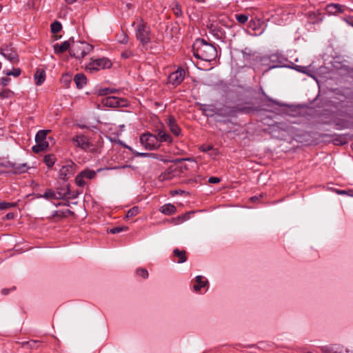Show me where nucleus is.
Wrapping results in <instances>:
<instances>
[{"instance_id": "nucleus-59", "label": "nucleus", "mask_w": 353, "mask_h": 353, "mask_svg": "<svg viewBox=\"0 0 353 353\" xmlns=\"http://www.w3.org/2000/svg\"><path fill=\"white\" fill-rule=\"evenodd\" d=\"M190 217V213H186L182 216H179V219H181L182 221L188 219Z\"/></svg>"}, {"instance_id": "nucleus-5", "label": "nucleus", "mask_w": 353, "mask_h": 353, "mask_svg": "<svg viewBox=\"0 0 353 353\" xmlns=\"http://www.w3.org/2000/svg\"><path fill=\"white\" fill-rule=\"evenodd\" d=\"M72 142L77 147L85 152L94 153L97 150L96 146L90 141L89 138L83 134L74 136L72 138Z\"/></svg>"}, {"instance_id": "nucleus-51", "label": "nucleus", "mask_w": 353, "mask_h": 353, "mask_svg": "<svg viewBox=\"0 0 353 353\" xmlns=\"http://www.w3.org/2000/svg\"><path fill=\"white\" fill-rule=\"evenodd\" d=\"M221 181V179L219 177L211 176L208 179V182L210 183H218Z\"/></svg>"}, {"instance_id": "nucleus-4", "label": "nucleus", "mask_w": 353, "mask_h": 353, "mask_svg": "<svg viewBox=\"0 0 353 353\" xmlns=\"http://www.w3.org/2000/svg\"><path fill=\"white\" fill-rule=\"evenodd\" d=\"M135 35L137 39L143 46H146L151 41L150 28L141 17L138 19V24L135 28Z\"/></svg>"}, {"instance_id": "nucleus-40", "label": "nucleus", "mask_w": 353, "mask_h": 353, "mask_svg": "<svg viewBox=\"0 0 353 353\" xmlns=\"http://www.w3.org/2000/svg\"><path fill=\"white\" fill-rule=\"evenodd\" d=\"M139 210L138 207L134 206L132 208L127 212L126 218L129 219L137 216L139 214Z\"/></svg>"}, {"instance_id": "nucleus-19", "label": "nucleus", "mask_w": 353, "mask_h": 353, "mask_svg": "<svg viewBox=\"0 0 353 353\" xmlns=\"http://www.w3.org/2000/svg\"><path fill=\"white\" fill-rule=\"evenodd\" d=\"M74 81L78 89H81L87 83V78L83 73H77L74 77Z\"/></svg>"}, {"instance_id": "nucleus-48", "label": "nucleus", "mask_w": 353, "mask_h": 353, "mask_svg": "<svg viewBox=\"0 0 353 353\" xmlns=\"http://www.w3.org/2000/svg\"><path fill=\"white\" fill-rule=\"evenodd\" d=\"M137 156L141 157H152L155 158V159H158L159 158L158 157L159 154H154V153L141 152V153H138Z\"/></svg>"}, {"instance_id": "nucleus-43", "label": "nucleus", "mask_w": 353, "mask_h": 353, "mask_svg": "<svg viewBox=\"0 0 353 353\" xmlns=\"http://www.w3.org/2000/svg\"><path fill=\"white\" fill-rule=\"evenodd\" d=\"M16 205H17V203H10V202H6V201L0 202V210H7L10 208L15 207Z\"/></svg>"}, {"instance_id": "nucleus-2", "label": "nucleus", "mask_w": 353, "mask_h": 353, "mask_svg": "<svg viewBox=\"0 0 353 353\" xmlns=\"http://www.w3.org/2000/svg\"><path fill=\"white\" fill-rule=\"evenodd\" d=\"M267 99L272 103L279 105V106H285V109L283 110L284 113L292 118H298L296 120L290 121L291 123H299L303 122L305 119H307V115L309 114V106L307 105H287L283 103H281L276 101L272 99L271 98L266 96Z\"/></svg>"}, {"instance_id": "nucleus-7", "label": "nucleus", "mask_w": 353, "mask_h": 353, "mask_svg": "<svg viewBox=\"0 0 353 353\" xmlns=\"http://www.w3.org/2000/svg\"><path fill=\"white\" fill-rule=\"evenodd\" d=\"M0 54L12 64H16L19 61L17 52L12 43L2 45L0 48Z\"/></svg>"}, {"instance_id": "nucleus-16", "label": "nucleus", "mask_w": 353, "mask_h": 353, "mask_svg": "<svg viewBox=\"0 0 353 353\" xmlns=\"http://www.w3.org/2000/svg\"><path fill=\"white\" fill-rule=\"evenodd\" d=\"M72 48V41L70 39L68 41H65L61 44L56 43L54 45V51L55 54H62L65 52L66 50H69Z\"/></svg>"}, {"instance_id": "nucleus-25", "label": "nucleus", "mask_w": 353, "mask_h": 353, "mask_svg": "<svg viewBox=\"0 0 353 353\" xmlns=\"http://www.w3.org/2000/svg\"><path fill=\"white\" fill-rule=\"evenodd\" d=\"M11 167L12 168V172L14 174L25 173L28 169V167L27 166L26 163H22V164L12 163Z\"/></svg>"}, {"instance_id": "nucleus-26", "label": "nucleus", "mask_w": 353, "mask_h": 353, "mask_svg": "<svg viewBox=\"0 0 353 353\" xmlns=\"http://www.w3.org/2000/svg\"><path fill=\"white\" fill-rule=\"evenodd\" d=\"M50 130H39L35 136L36 143H38L46 140H52V137L47 136Z\"/></svg>"}, {"instance_id": "nucleus-64", "label": "nucleus", "mask_w": 353, "mask_h": 353, "mask_svg": "<svg viewBox=\"0 0 353 353\" xmlns=\"http://www.w3.org/2000/svg\"><path fill=\"white\" fill-rule=\"evenodd\" d=\"M66 1L67 3L68 4H72L73 3H74L77 0H65Z\"/></svg>"}, {"instance_id": "nucleus-10", "label": "nucleus", "mask_w": 353, "mask_h": 353, "mask_svg": "<svg viewBox=\"0 0 353 353\" xmlns=\"http://www.w3.org/2000/svg\"><path fill=\"white\" fill-rule=\"evenodd\" d=\"M102 103L105 106L110 108L128 106V101L125 99L113 96L106 97L103 99Z\"/></svg>"}, {"instance_id": "nucleus-31", "label": "nucleus", "mask_w": 353, "mask_h": 353, "mask_svg": "<svg viewBox=\"0 0 353 353\" xmlns=\"http://www.w3.org/2000/svg\"><path fill=\"white\" fill-rule=\"evenodd\" d=\"M116 92H117V90H115L114 88H101V89L98 90L97 94L99 96H108V95L114 93Z\"/></svg>"}, {"instance_id": "nucleus-49", "label": "nucleus", "mask_w": 353, "mask_h": 353, "mask_svg": "<svg viewBox=\"0 0 353 353\" xmlns=\"http://www.w3.org/2000/svg\"><path fill=\"white\" fill-rule=\"evenodd\" d=\"M61 81L68 85L71 81V76L68 74H63Z\"/></svg>"}, {"instance_id": "nucleus-14", "label": "nucleus", "mask_w": 353, "mask_h": 353, "mask_svg": "<svg viewBox=\"0 0 353 353\" xmlns=\"http://www.w3.org/2000/svg\"><path fill=\"white\" fill-rule=\"evenodd\" d=\"M243 58L245 61L248 64H255L259 61V56L256 51L252 50L249 48H245L242 51Z\"/></svg>"}, {"instance_id": "nucleus-15", "label": "nucleus", "mask_w": 353, "mask_h": 353, "mask_svg": "<svg viewBox=\"0 0 353 353\" xmlns=\"http://www.w3.org/2000/svg\"><path fill=\"white\" fill-rule=\"evenodd\" d=\"M166 123L174 136L179 137L181 135V130L174 116L170 115L167 119Z\"/></svg>"}, {"instance_id": "nucleus-47", "label": "nucleus", "mask_w": 353, "mask_h": 353, "mask_svg": "<svg viewBox=\"0 0 353 353\" xmlns=\"http://www.w3.org/2000/svg\"><path fill=\"white\" fill-rule=\"evenodd\" d=\"M292 68L296 69L299 72H303L304 74L309 75V66L296 65L295 67H292Z\"/></svg>"}, {"instance_id": "nucleus-60", "label": "nucleus", "mask_w": 353, "mask_h": 353, "mask_svg": "<svg viewBox=\"0 0 353 353\" xmlns=\"http://www.w3.org/2000/svg\"><path fill=\"white\" fill-rule=\"evenodd\" d=\"M340 353H353V351L349 349L343 350V347H341Z\"/></svg>"}, {"instance_id": "nucleus-34", "label": "nucleus", "mask_w": 353, "mask_h": 353, "mask_svg": "<svg viewBox=\"0 0 353 353\" xmlns=\"http://www.w3.org/2000/svg\"><path fill=\"white\" fill-rule=\"evenodd\" d=\"M54 156L53 154L46 155L43 161L48 168H52L54 164Z\"/></svg>"}, {"instance_id": "nucleus-9", "label": "nucleus", "mask_w": 353, "mask_h": 353, "mask_svg": "<svg viewBox=\"0 0 353 353\" xmlns=\"http://www.w3.org/2000/svg\"><path fill=\"white\" fill-rule=\"evenodd\" d=\"M77 165L72 161H68L59 170V178L66 181L72 177L76 172Z\"/></svg>"}, {"instance_id": "nucleus-6", "label": "nucleus", "mask_w": 353, "mask_h": 353, "mask_svg": "<svg viewBox=\"0 0 353 353\" xmlns=\"http://www.w3.org/2000/svg\"><path fill=\"white\" fill-rule=\"evenodd\" d=\"M140 143L148 150H153L159 148L155 134L143 133L140 136Z\"/></svg>"}, {"instance_id": "nucleus-61", "label": "nucleus", "mask_w": 353, "mask_h": 353, "mask_svg": "<svg viewBox=\"0 0 353 353\" xmlns=\"http://www.w3.org/2000/svg\"><path fill=\"white\" fill-rule=\"evenodd\" d=\"M128 37H127V36H125V35H124V37H123V39H122V40H121L120 41H121V43H126L128 42Z\"/></svg>"}, {"instance_id": "nucleus-20", "label": "nucleus", "mask_w": 353, "mask_h": 353, "mask_svg": "<svg viewBox=\"0 0 353 353\" xmlns=\"http://www.w3.org/2000/svg\"><path fill=\"white\" fill-rule=\"evenodd\" d=\"M204 279V277L202 276H197L195 278L196 283L193 285V289L195 292H199L201 289V288H204L206 285H208V280Z\"/></svg>"}, {"instance_id": "nucleus-3", "label": "nucleus", "mask_w": 353, "mask_h": 353, "mask_svg": "<svg viewBox=\"0 0 353 353\" xmlns=\"http://www.w3.org/2000/svg\"><path fill=\"white\" fill-rule=\"evenodd\" d=\"M70 41L72 48L69 50L70 55L77 59L83 58L93 49L92 46L85 41H75L73 37L70 38Z\"/></svg>"}, {"instance_id": "nucleus-17", "label": "nucleus", "mask_w": 353, "mask_h": 353, "mask_svg": "<svg viewBox=\"0 0 353 353\" xmlns=\"http://www.w3.org/2000/svg\"><path fill=\"white\" fill-rule=\"evenodd\" d=\"M173 256L176 258L175 261L178 263H183L188 260L187 252L185 250H181L178 248H175L173 250Z\"/></svg>"}, {"instance_id": "nucleus-27", "label": "nucleus", "mask_w": 353, "mask_h": 353, "mask_svg": "<svg viewBox=\"0 0 353 353\" xmlns=\"http://www.w3.org/2000/svg\"><path fill=\"white\" fill-rule=\"evenodd\" d=\"M160 211L166 215H172L176 211V207L171 203H167L161 206Z\"/></svg>"}, {"instance_id": "nucleus-24", "label": "nucleus", "mask_w": 353, "mask_h": 353, "mask_svg": "<svg viewBox=\"0 0 353 353\" xmlns=\"http://www.w3.org/2000/svg\"><path fill=\"white\" fill-rule=\"evenodd\" d=\"M341 346L338 345H327L321 347L323 353H340Z\"/></svg>"}, {"instance_id": "nucleus-63", "label": "nucleus", "mask_w": 353, "mask_h": 353, "mask_svg": "<svg viewBox=\"0 0 353 353\" xmlns=\"http://www.w3.org/2000/svg\"><path fill=\"white\" fill-rule=\"evenodd\" d=\"M65 191H66V188L65 189V188H58L57 189V192L60 194L63 193Z\"/></svg>"}, {"instance_id": "nucleus-45", "label": "nucleus", "mask_w": 353, "mask_h": 353, "mask_svg": "<svg viewBox=\"0 0 353 353\" xmlns=\"http://www.w3.org/2000/svg\"><path fill=\"white\" fill-rule=\"evenodd\" d=\"M136 273L138 276H140L143 279H147L148 277V272L145 268H138L136 271Z\"/></svg>"}, {"instance_id": "nucleus-13", "label": "nucleus", "mask_w": 353, "mask_h": 353, "mask_svg": "<svg viewBox=\"0 0 353 353\" xmlns=\"http://www.w3.org/2000/svg\"><path fill=\"white\" fill-rule=\"evenodd\" d=\"M154 134L159 146L161 143H172L173 142V138L164 128L156 129Z\"/></svg>"}, {"instance_id": "nucleus-44", "label": "nucleus", "mask_w": 353, "mask_h": 353, "mask_svg": "<svg viewBox=\"0 0 353 353\" xmlns=\"http://www.w3.org/2000/svg\"><path fill=\"white\" fill-rule=\"evenodd\" d=\"M12 95H13V92L9 89H4L0 92V98L1 99L10 98Z\"/></svg>"}, {"instance_id": "nucleus-18", "label": "nucleus", "mask_w": 353, "mask_h": 353, "mask_svg": "<svg viewBox=\"0 0 353 353\" xmlns=\"http://www.w3.org/2000/svg\"><path fill=\"white\" fill-rule=\"evenodd\" d=\"M345 10V6L339 4L330 3L326 6V11L330 14H336L340 12H343Z\"/></svg>"}, {"instance_id": "nucleus-33", "label": "nucleus", "mask_w": 353, "mask_h": 353, "mask_svg": "<svg viewBox=\"0 0 353 353\" xmlns=\"http://www.w3.org/2000/svg\"><path fill=\"white\" fill-rule=\"evenodd\" d=\"M203 110V112L205 115H206L207 117H216V108H210L209 105H204V108L202 109Z\"/></svg>"}, {"instance_id": "nucleus-21", "label": "nucleus", "mask_w": 353, "mask_h": 353, "mask_svg": "<svg viewBox=\"0 0 353 353\" xmlns=\"http://www.w3.org/2000/svg\"><path fill=\"white\" fill-rule=\"evenodd\" d=\"M35 83L37 85H41L46 79V72L43 69H37L34 75Z\"/></svg>"}, {"instance_id": "nucleus-32", "label": "nucleus", "mask_w": 353, "mask_h": 353, "mask_svg": "<svg viewBox=\"0 0 353 353\" xmlns=\"http://www.w3.org/2000/svg\"><path fill=\"white\" fill-rule=\"evenodd\" d=\"M41 344L40 341L31 340L23 343V346H26L30 349H37Z\"/></svg>"}, {"instance_id": "nucleus-54", "label": "nucleus", "mask_w": 353, "mask_h": 353, "mask_svg": "<svg viewBox=\"0 0 353 353\" xmlns=\"http://www.w3.org/2000/svg\"><path fill=\"white\" fill-rule=\"evenodd\" d=\"M131 56H132V52L131 51H125L121 53V57L124 59H128Z\"/></svg>"}, {"instance_id": "nucleus-29", "label": "nucleus", "mask_w": 353, "mask_h": 353, "mask_svg": "<svg viewBox=\"0 0 353 353\" xmlns=\"http://www.w3.org/2000/svg\"><path fill=\"white\" fill-rule=\"evenodd\" d=\"M39 197L44 198L48 200L55 199L56 192L52 189H47L43 195H40Z\"/></svg>"}, {"instance_id": "nucleus-1", "label": "nucleus", "mask_w": 353, "mask_h": 353, "mask_svg": "<svg viewBox=\"0 0 353 353\" xmlns=\"http://www.w3.org/2000/svg\"><path fill=\"white\" fill-rule=\"evenodd\" d=\"M192 51L196 59L208 62L214 60L217 56L216 47L201 38L194 41Z\"/></svg>"}, {"instance_id": "nucleus-57", "label": "nucleus", "mask_w": 353, "mask_h": 353, "mask_svg": "<svg viewBox=\"0 0 353 353\" xmlns=\"http://www.w3.org/2000/svg\"><path fill=\"white\" fill-rule=\"evenodd\" d=\"M263 196V194H261L259 196H252L250 200L252 202H256V201H259L260 198Z\"/></svg>"}, {"instance_id": "nucleus-36", "label": "nucleus", "mask_w": 353, "mask_h": 353, "mask_svg": "<svg viewBox=\"0 0 353 353\" xmlns=\"http://www.w3.org/2000/svg\"><path fill=\"white\" fill-rule=\"evenodd\" d=\"M3 72L6 74L7 76H13L14 77H18L21 73V70L17 68H13L12 70H4Z\"/></svg>"}, {"instance_id": "nucleus-41", "label": "nucleus", "mask_w": 353, "mask_h": 353, "mask_svg": "<svg viewBox=\"0 0 353 353\" xmlns=\"http://www.w3.org/2000/svg\"><path fill=\"white\" fill-rule=\"evenodd\" d=\"M84 176L80 172L75 178V182L77 185L79 187H83L85 185V182L84 181Z\"/></svg>"}, {"instance_id": "nucleus-56", "label": "nucleus", "mask_w": 353, "mask_h": 353, "mask_svg": "<svg viewBox=\"0 0 353 353\" xmlns=\"http://www.w3.org/2000/svg\"><path fill=\"white\" fill-rule=\"evenodd\" d=\"M201 148L203 152H208L211 150L213 147L212 145H203Z\"/></svg>"}, {"instance_id": "nucleus-62", "label": "nucleus", "mask_w": 353, "mask_h": 353, "mask_svg": "<svg viewBox=\"0 0 353 353\" xmlns=\"http://www.w3.org/2000/svg\"><path fill=\"white\" fill-rule=\"evenodd\" d=\"M337 194H347V192L345 190H336Z\"/></svg>"}, {"instance_id": "nucleus-11", "label": "nucleus", "mask_w": 353, "mask_h": 353, "mask_svg": "<svg viewBox=\"0 0 353 353\" xmlns=\"http://www.w3.org/2000/svg\"><path fill=\"white\" fill-rule=\"evenodd\" d=\"M185 71L182 68H179L176 71L172 72L168 77V82L174 87L180 85L184 80Z\"/></svg>"}, {"instance_id": "nucleus-12", "label": "nucleus", "mask_w": 353, "mask_h": 353, "mask_svg": "<svg viewBox=\"0 0 353 353\" xmlns=\"http://www.w3.org/2000/svg\"><path fill=\"white\" fill-rule=\"evenodd\" d=\"M215 112L216 117H233L236 115V108L225 105L220 108H216Z\"/></svg>"}, {"instance_id": "nucleus-37", "label": "nucleus", "mask_w": 353, "mask_h": 353, "mask_svg": "<svg viewBox=\"0 0 353 353\" xmlns=\"http://www.w3.org/2000/svg\"><path fill=\"white\" fill-rule=\"evenodd\" d=\"M235 19L240 24H244L248 21V15L245 14H235Z\"/></svg>"}, {"instance_id": "nucleus-58", "label": "nucleus", "mask_w": 353, "mask_h": 353, "mask_svg": "<svg viewBox=\"0 0 353 353\" xmlns=\"http://www.w3.org/2000/svg\"><path fill=\"white\" fill-rule=\"evenodd\" d=\"M14 217V214L13 212H9L6 216V218L7 220L13 219Z\"/></svg>"}, {"instance_id": "nucleus-23", "label": "nucleus", "mask_w": 353, "mask_h": 353, "mask_svg": "<svg viewBox=\"0 0 353 353\" xmlns=\"http://www.w3.org/2000/svg\"><path fill=\"white\" fill-rule=\"evenodd\" d=\"M49 147V140H46L37 143L32 147V151L34 153H39L40 152L46 150Z\"/></svg>"}, {"instance_id": "nucleus-46", "label": "nucleus", "mask_w": 353, "mask_h": 353, "mask_svg": "<svg viewBox=\"0 0 353 353\" xmlns=\"http://www.w3.org/2000/svg\"><path fill=\"white\" fill-rule=\"evenodd\" d=\"M56 192V198L55 199H65L68 195L70 194V192L69 190L68 186L66 188V191H65L63 193H59L57 191Z\"/></svg>"}, {"instance_id": "nucleus-35", "label": "nucleus", "mask_w": 353, "mask_h": 353, "mask_svg": "<svg viewBox=\"0 0 353 353\" xmlns=\"http://www.w3.org/2000/svg\"><path fill=\"white\" fill-rule=\"evenodd\" d=\"M84 178L88 179H92L96 176L97 172L94 170H90L88 169L84 170L81 172Z\"/></svg>"}, {"instance_id": "nucleus-8", "label": "nucleus", "mask_w": 353, "mask_h": 353, "mask_svg": "<svg viewBox=\"0 0 353 353\" xmlns=\"http://www.w3.org/2000/svg\"><path fill=\"white\" fill-rule=\"evenodd\" d=\"M111 66V61L108 58L103 57L92 60V61L86 66V70L92 72L101 69L110 68Z\"/></svg>"}, {"instance_id": "nucleus-22", "label": "nucleus", "mask_w": 353, "mask_h": 353, "mask_svg": "<svg viewBox=\"0 0 353 353\" xmlns=\"http://www.w3.org/2000/svg\"><path fill=\"white\" fill-rule=\"evenodd\" d=\"M176 170V168L174 166L169 167L165 172L162 173L159 176V179L161 181L165 180H170L174 176V172Z\"/></svg>"}, {"instance_id": "nucleus-28", "label": "nucleus", "mask_w": 353, "mask_h": 353, "mask_svg": "<svg viewBox=\"0 0 353 353\" xmlns=\"http://www.w3.org/2000/svg\"><path fill=\"white\" fill-rule=\"evenodd\" d=\"M323 19V15L319 12L318 10L317 12H310V23H316L322 21Z\"/></svg>"}, {"instance_id": "nucleus-39", "label": "nucleus", "mask_w": 353, "mask_h": 353, "mask_svg": "<svg viewBox=\"0 0 353 353\" xmlns=\"http://www.w3.org/2000/svg\"><path fill=\"white\" fill-rule=\"evenodd\" d=\"M62 28V26H61V23L57 21H54L52 24H51V31L52 33H58L59 32L61 31Z\"/></svg>"}, {"instance_id": "nucleus-50", "label": "nucleus", "mask_w": 353, "mask_h": 353, "mask_svg": "<svg viewBox=\"0 0 353 353\" xmlns=\"http://www.w3.org/2000/svg\"><path fill=\"white\" fill-rule=\"evenodd\" d=\"M10 81V79L8 77H1L0 79V83L3 86H6L7 85H8Z\"/></svg>"}, {"instance_id": "nucleus-53", "label": "nucleus", "mask_w": 353, "mask_h": 353, "mask_svg": "<svg viewBox=\"0 0 353 353\" xmlns=\"http://www.w3.org/2000/svg\"><path fill=\"white\" fill-rule=\"evenodd\" d=\"M16 290V287H13L12 288H3L1 290V294L3 295H8L10 291H13Z\"/></svg>"}, {"instance_id": "nucleus-30", "label": "nucleus", "mask_w": 353, "mask_h": 353, "mask_svg": "<svg viewBox=\"0 0 353 353\" xmlns=\"http://www.w3.org/2000/svg\"><path fill=\"white\" fill-rule=\"evenodd\" d=\"M234 108H236V114L238 112L248 114L252 110H254V108L251 106H243L241 105H235Z\"/></svg>"}, {"instance_id": "nucleus-52", "label": "nucleus", "mask_w": 353, "mask_h": 353, "mask_svg": "<svg viewBox=\"0 0 353 353\" xmlns=\"http://www.w3.org/2000/svg\"><path fill=\"white\" fill-rule=\"evenodd\" d=\"M347 24L353 27V16H348L343 19Z\"/></svg>"}, {"instance_id": "nucleus-38", "label": "nucleus", "mask_w": 353, "mask_h": 353, "mask_svg": "<svg viewBox=\"0 0 353 353\" xmlns=\"http://www.w3.org/2000/svg\"><path fill=\"white\" fill-rule=\"evenodd\" d=\"M128 228L127 226H117L111 229H108V232L111 234H118L123 231H127Z\"/></svg>"}, {"instance_id": "nucleus-42", "label": "nucleus", "mask_w": 353, "mask_h": 353, "mask_svg": "<svg viewBox=\"0 0 353 353\" xmlns=\"http://www.w3.org/2000/svg\"><path fill=\"white\" fill-rule=\"evenodd\" d=\"M172 10L174 15L176 17H181L183 16L181 6L179 3H176Z\"/></svg>"}, {"instance_id": "nucleus-55", "label": "nucleus", "mask_w": 353, "mask_h": 353, "mask_svg": "<svg viewBox=\"0 0 353 353\" xmlns=\"http://www.w3.org/2000/svg\"><path fill=\"white\" fill-rule=\"evenodd\" d=\"M54 217V216H59L61 218H63V217H65V214L63 212H61V211H59V210H57V211H54V214L52 215Z\"/></svg>"}]
</instances>
